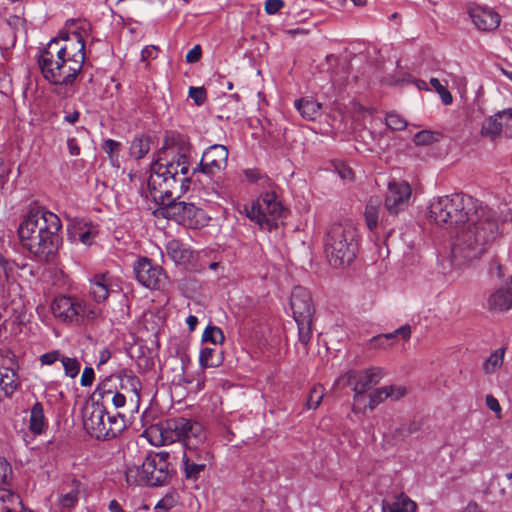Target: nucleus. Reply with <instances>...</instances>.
Returning a JSON list of instances; mask_svg holds the SVG:
<instances>
[{
  "instance_id": "f257e3e1",
  "label": "nucleus",
  "mask_w": 512,
  "mask_h": 512,
  "mask_svg": "<svg viewBox=\"0 0 512 512\" xmlns=\"http://www.w3.org/2000/svg\"><path fill=\"white\" fill-rule=\"evenodd\" d=\"M428 217L446 228L463 226L452 245V264L461 268L482 257L501 234L495 210L465 194L455 193L431 201Z\"/></svg>"
},
{
  "instance_id": "f03ea898",
  "label": "nucleus",
  "mask_w": 512,
  "mask_h": 512,
  "mask_svg": "<svg viewBox=\"0 0 512 512\" xmlns=\"http://www.w3.org/2000/svg\"><path fill=\"white\" fill-rule=\"evenodd\" d=\"M164 154L151 165L149 193L162 206L164 217L184 223L202 212L192 203L176 201L189 188V160L184 152L175 156L171 147Z\"/></svg>"
},
{
  "instance_id": "7ed1b4c3",
  "label": "nucleus",
  "mask_w": 512,
  "mask_h": 512,
  "mask_svg": "<svg viewBox=\"0 0 512 512\" xmlns=\"http://www.w3.org/2000/svg\"><path fill=\"white\" fill-rule=\"evenodd\" d=\"M89 25L80 23L67 32H60L39 50L37 63L43 78L50 84L73 86L85 62V41Z\"/></svg>"
},
{
  "instance_id": "20e7f679",
  "label": "nucleus",
  "mask_w": 512,
  "mask_h": 512,
  "mask_svg": "<svg viewBox=\"0 0 512 512\" xmlns=\"http://www.w3.org/2000/svg\"><path fill=\"white\" fill-rule=\"evenodd\" d=\"M60 218L44 207L30 206L17 228L21 246L40 262H50L61 245Z\"/></svg>"
},
{
  "instance_id": "39448f33",
  "label": "nucleus",
  "mask_w": 512,
  "mask_h": 512,
  "mask_svg": "<svg viewBox=\"0 0 512 512\" xmlns=\"http://www.w3.org/2000/svg\"><path fill=\"white\" fill-rule=\"evenodd\" d=\"M359 247V232L352 222L334 223L326 233L324 251L331 266L343 267L352 263Z\"/></svg>"
},
{
  "instance_id": "423d86ee",
  "label": "nucleus",
  "mask_w": 512,
  "mask_h": 512,
  "mask_svg": "<svg viewBox=\"0 0 512 512\" xmlns=\"http://www.w3.org/2000/svg\"><path fill=\"white\" fill-rule=\"evenodd\" d=\"M54 319L66 326H81L102 317V310L86 300L76 296L60 294L50 303Z\"/></svg>"
},
{
  "instance_id": "0eeeda50",
  "label": "nucleus",
  "mask_w": 512,
  "mask_h": 512,
  "mask_svg": "<svg viewBox=\"0 0 512 512\" xmlns=\"http://www.w3.org/2000/svg\"><path fill=\"white\" fill-rule=\"evenodd\" d=\"M290 308L297 323L299 341L306 346L313 335L312 324L315 313L310 291L302 286L294 287L290 297Z\"/></svg>"
},
{
  "instance_id": "6e6552de",
  "label": "nucleus",
  "mask_w": 512,
  "mask_h": 512,
  "mask_svg": "<svg viewBox=\"0 0 512 512\" xmlns=\"http://www.w3.org/2000/svg\"><path fill=\"white\" fill-rule=\"evenodd\" d=\"M246 216L261 229L271 231L277 226V221L284 214V207L277 199L274 191H268L260 195V197L244 207Z\"/></svg>"
},
{
  "instance_id": "1a4fd4ad",
  "label": "nucleus",
  "mask_w": 512,
  "mask_h": 512,
  "mask_svg": "<svg viewBox=\"0 0 512 512\" xmlns=\"http://www.w3.org/2000/svg\"><path fill=\"white\" fill-rule=\"evenodd\" d=\"M213 454L208 445L202 443L183 449L180 469L187 481L196 482L212 464Z\"/></svg>"
},
{
  "instance_id": "9d476101",
  "label": "nucleus",
  "mask_w": 512,
  "mask_h": 512,
  "mask_svg": "<svg viewBox=\"0 0 512 512\" xmlns=\"http://www.w3.org/2000/svg\"><path fill=\"white\" fill-rule=\"evenodd\" d=\"M133 270L137 281L148 289L164 290L168 285V276L163 268L147 257H139Z\"/></svg>"
},
{
  "instance_id": "9b49d317",
  "label": "nucleus",
  "mask_w": 512,
  "mask_h": 512,
  "mask_svg": "<svg viewBox=\"0 0 512 512\" xmlns=\"http://www.w3.org/2000/svg\"><path fill=\"white\" fill-rule=\"evenodd\" d=\"M169 457L166 451L151 452L145 457L144 472L148 477V486H163L169 482L172 476Z\"/></svg>"
},
{
  "instance_id": "f8f14e48",
  "label": "nucleus",
  "mask_w": 512,
  "mask_h": 512,
  "mask_svg": "<svg viewBox=\"0 0 512 512\" xmlns=\"http://www.w3.org/2000/svg\"><path fill=\"white\" fill-rule=\"evenodd\" d=\"M228 149L225 145L214 144L208 147L197 167L193 168V174L201 172L208 176H214L227 165Z\"/></svg>"
},
{
  "instance_id": "ddd939ff",
  "label": "nucleus",
  "mask_w": 512,
  "mask_h": 512,
  "mask_svg": "<svg viewBox=\"0 0 512 512\" xmlns=\"http://www.w3.org/2000/svg\"><path fill=\"white\" fill-rule=\"evenodd\" d=\"M384 376L385 370L381 367L351 370L346 374L347 383L354 391L355 398L364 395L372 386L378 384Z\"/></svg>"
},
{
  "instance_id": "4468645a",
  "label": "nucleus",
  "mask_w": 512,
  "mask_h": 512,
  "mask_svg": "<svg viewBox=\"0 0 512 512\" xmlns=\"http://www.w3.org/2000/svg\"><path fill=\"white\" fill-rule=\"evenodd\" d=\"M412 189L406 181H391L388 184L385 207L391 215L404 210L410 201Z\"/></svg>"
},
{
  "instance_id": "2eb2a0df",
  "label": "nucleus",
  "mask_w": 512,
  "mask_h": 512,
  "mask_svg": "<svg viewBox=\"0 0 512 512\" xmlns=\"http://www.w3.org/2000/svg\"><path fill=\"white\" fill-rule=\"evenodd\" d=\"M108 416L109 414L103 405L93 403L84 410V428L92 437L98 440H104Z\"/></svg>"
},
{
  "instance_id": "dca6fc26",
  "label": "nucleus",
  "mask_w": 512,
  "mask_h": 512,
  "mask_svg": "<svg viewBox=\"0 0 512 512\" xmlns=\"http://www.w3.org/2000/svg\"><path fill=\"white\" fill-rule=\"evenodd\" d=\"M121 291V281L110 273H99L90 279L89 294L96 303L105 302L111 294Z\"/></svg>"
},
{
  "instance_id": "f3484780",
  "label": "nucleus",
  "mask_w": 512,
  "mask_h": 512,
  "mask_svg": "<svg viewBox=\"0 0 512 512\" xmlns=\"http://www.w3.org/2000/svg\"><path fill=\"white\" fill-rule=\"evenodd\" d=\"M20 387V378L13 368L12 359L0 353V402L2 394L11 397Z\"/></svg>"
},
{
  "instance_id": "a211bd4d",
  "label": "nucleus",
  "mask_w": 512,
  "mask_h": 512,
  "mask_svg": "<svg viewBox=\"0 0 512 512\" xmlns=\"http://www.w3.org/2000/svg\"><path fill=\"white\" fill-rule=\"evenodd\" d=\"M185 424L186 418L183 417L171 418L158 424L154 429L159 432L161 438L160 445H170L177 441L181 442Z\"/></svg>"
},
{
  "instance_id": "6ab92c4d",
  "label": "nucleus",
  "mask_w": 512,
  "mask_h": 512,
  "mask_svg": "<svg viewBox=\"0 0 512 512\" xmlns=\"http://www.w3.org/2000/svg\"><path fill=\"white\" fill-rule=\"evenodd\" d=\"M469 15L474 25L482 31H493L500 24V15L489 8L470 7Z\"/></svg>"
},
{
  "instance_id": "aec40b11",
  "label": "nucleus",
  "mask_w": 512,
  "mask_h": 512,
  "mask_svg": "<svg viewBox=\"0 0 512 512\" xmlns=\"http://www.w3.org/2000/svg\"><path fill=\"white\" fill-rule=\"evenodd\" d=\"M82 483L72 478L65 483L58 492L57 506L64 512L75 508L79 501Z\"/></svg>"
},
{
  "instance_id": "412c9836",
  "label": "nucleus",
  "mask_w": 512,
  "mask_h": 512,
  "mask_svg": "<svg viewBox=\"0 0 512 512\" xmlns=\"http://www.w3.org/2000/svg\"><path fill=\"white\" fill-rule=\"evenodd\" d=\"M402 337L405 341L411 337V327L403 325L391 333L379 334L372 337L368 342L369 349H387L393 345V340L397 337Z\"/></svg>"
},
{
  "instance_id": "4be33fe9",
  "label": "nucleus",
  "mask_w": 512,
  "mask_h": 512,
  "mask_svg": "<svg viewBox=\"0 0 512 512\" xmlns=\"http://www.w3.org/2000/svg\"><path fill=\"white\" fill-rule=\"evenodd\" d=\"M184 426L183 437H181L183 449L206 443V434L203 426L199 422L186 418V424Z\"/></svg>"
},
{
  "instance_id": "5701e85b",
  "label": "nucleus",
  "mask_w": 512,
  "mask_h": 512,
  "mask_svg": "<svg viewBox=\"0 0 512 512\" xmlns=\"http://www.w3.org/2000/svg\"><path fill=\"white\" fill-rule=\"evenodd\" d=\"M166 252L171 260L179 265L185 266L189 264L194 258V253L190 247L176 239H172L167 242Z\"/></svg>"
},
{
  "instance_id": "b1692460",
  "label": "nucleus",
  "mask_w": 512,
  "mask_h": 512,
  "mask_svg": "<svg viewBox=\"0 0 512 512\" xmlns=\"http://www.w3.org/2000/svg\"><path fill=\"white\" fill-rule=\"evenodd\" d=\"M417 507V503L404 492L397 494L393 503L385 499L381 502L382 512H416Z\"/></svg>"
},
{
  "instance_id": "393cba45",
  "label": "nucleus",
  "mask_w": 512,
  "mask_h": 512,
  "mask_svg": "<svg viewBox=\"0 0 512 512\" xmlns=\"http://www.w3.org/2000/svg\"><path fill=\"white\" fill-rule=\"evenodd\" d=\"M144 469V461L141 465L127 464L124 470L126 484L129 487L148 486V477Z\"/></svg>"
},
{
  "instance_id": "a878e982",
  "label": "nucleus",
  "mask_w": 512,
  "mask_h": 512,
  "mask_svg": "<svg viewBox=\"0 0 512 512\" xmlns=\"http://www.w3.org/2000/svg\"><path fill=\"white\" fill-rule=\"evenodd\" d=\"M48 427V421L44 415L41 402H36L30 410L29 430L34 435H41Z\"/></svg>"
},
{
  "instance_id": "bb28decb",
  "label": "nucleus",
  "mask_w": 512,
  "mask_h": 512,
  "mask_svg": "<svg viewBox=\"0 0 512 512\" xmlns=\"http://www.w3.org/2000/svg\"><path fill=\"white\" fill-rule=\"evenodd\" d=\"M117 376L118 386L120 387L121 391L123 393L133 395L139 399L141 390L140 379L131 371H123Z\"/></svg>"
},
{
  "instance_id": "cd10ccee",
  "label": "nucleus",
  "mask_w": 512,
  "mask_h": 512,
  "mask_svg": "<svg viewBox=\"0 0 512 512\" xmlns=\"http://www.w3.org/2000/svg\"><path fill=\"white\" fill-rule=\"evenodd\" d=\"M488 305L491 310L495 311H507L512 308V297L506 287L499 288L491 294Z\"/></svg>"
},
{
  "instance_id": "c85d7f7f",
  "label": "nucleus",
  "mask_w": 512,
  "mask_h": 512,
  "mask_svg": "<svg viewBox=\"0 0 512 512\" xmlns=\"http://www.w3.org/2000/svg\"><path fill=\"white\" fill-rule=\"evenodd\" d=\"M381 203L382 201L379 197H371L366 204L364 217L370 231H374L378 226Z\"/></svg>"
},
{
  "instance_id": "c756f323",
  "label": "nucleus",
  "mask_w": 512,
  "mask_h": 512,
  "mask_svg": "<svg viewBox=\"0 0 512 512\" xmlns=\"http://www.w3.org/2000/svg\"><path fill=\"white\" fill-rule=\"evenodd\" d=\"M20 498L7 487H0V512H19Z\"/></svg>"
},
{
  "instance_id": "7c9ffc66",
  "label": "nucleus",
  "mask_w": 512,
  "mask_h": 512,
  "mask_svg": "<svg viewBox=\"0 0 512 512\" xmlns=\"http://www.w3.org/2000/svg\"><path fill=\"white\" fill-rule=\"evenodd\" d=\"M295 107L303 118L314 120L320 113L321 104L313 99L306 98L296 100Z\"/></svg>"
},
{
  "instance_id": "2f4dec72",
  "label": "nucleus",
  "mask_w": 512,
  "mask_h": 512,
  "mask_svg": "<svg viewBox=\"0 0 512 512\" xmlns=\"http://www.w3.org/2000/svg\"><path fill=\"white\" fill-rule=\"evenodd\" d=\"M222 361V353L215 348L204 347L201 349L199 363L203 369L218 367L222 364Z\"/></svg>"
},
{
  "instance_id": "473e14b6",
  "label": "nucleus",
  "mask_w": 512,
  "mask_h": 512,
  "mask_svg": "<svg viewBox=\"0 0 512 512\" xmlns=\"http://www.w3.org/2000/svg\"><path fill=\"white\" fill-rule=\"evenodd\" d=\"M503 128L502 120L498 116V113H496L484 121L481 127V134L494 140L501 135Z\"/></svg>"
},
{
  "instance_id": "72a5a7b5",
  "label": "nucleus",
  "mask_w": 512,
  "mask_h": 512,
  "mask_svg": "<svg viewBox=\"0 0 512 512\" xmlns=\"http://www.w3.org/2000/svg\"><path fill=\"white\" fill-rule=\"evenodd\" d=\"M118 390V376H110L98 384L94 394L98 396L102 402L110 397Z\"/></svg>"
},
{
  "instance_id": "f704fd0d",
  "label": "nucleus",
  "mask_w": 512,
  "mask_h": 512,
  "mask_svg": "<svg viewBox=\"0 0 512 512\" xmlns=\"http://www.w3.org/2000/svg\"><path fill=\"white\" fill-rule=\"evenodd\" d=\"M505 356V348L501 347L495 350L491 355L486 359L483 363V371L485 374H492L497 369H499L503 362Z\"/></svg>"
},
{
  "instance_id": "c9c22d12",
  "label": "nucleus",
  "mask_w": 512,
  "mask_h": 512,
  "mask_svg": "<svg viewBox=\"0 0 512 512\" xmlns=\"http://www.w3.org/2000/svg\"><path fill=\"white\" fill-rule=\"evenodd\" d=\"M75 233L78 235V239L84 245H91L98 234L97 226L92 223H84L79 225L75 229Z\"/></svg>"
},
{
  "instance_id": "e433bc0d",
  "label": "nucleus",
  "mask_w": 512,
  "mask_h": 512,
  "mask_svg": "<svg viewBox=\"0 0 512 512\" xmlns=\"http://www.w3.org/2000/svg\"><path fill=\"white\" fill-rule=\"evenodd\" d=\"M124 426V418L121 417L120 414L109 415L104 440L115 438L118 434L121 433V431L124 429Z\"/></svg>"
},
{
  "instance_id": "4c0bfd02",
  "label": "nucleus",
  "mask_w": 512,
  "mask_h": 512,
  "mask_svg": "<svg viewBox=\"0 0 512 512\" xmlns=\"http://www.w3.org/2000/svg\"><path fill=\"white\" fill-rule=\"evenodd\" d=\"M149 150V141L145 137H136L130 145V155L135 159L143 158Z\"/></svg>"
},
{
  "instance_id": "58836bf2",
  "label": "nucleus",
  "mask_w": 512,
  "mask_h": 512,
  "mask_svg": "<svg viewBox=\"0 0 512 512\" xmlns=\"http://www.w3.org/2000/svg\"><path fill=\"white\" fill-rule=\"evenodd\" d=\"M60 361L63 365L64 373L67 377L76 378L78 376L81 369V364L77 358L62 355Z\"/></svg>"
},
{
  "instance_id": "ea45409f",
  "label": "nucleus",
  "mask_w": 512,
  "mask_h": 512,
  "mask_svg": "<svg viewBox=\"0 0 512 512\" xmlns=\"http://www.w3.org/2000/svg\"><path fill=\"white\" fill-rule=\"evenodd\" d=\"M244 176L248 182L260 183L263 187H270L272 184L270 178L266 174L255 168L245 169Z\"/></svg>"
},
{
  "instance_id": "a19ab883",
  "label": "nucleus",
  "mask_w": 512,
  "mask_h": 512,
  "mask_svg": "<svg viewBox=\"0 0 512 512\" xmlns=\"http://www.w3.org/2000/svg\"><path fill=\"white\" fill-rule=\"evenodd\" d=\"M202 340L217 345L222 344L225 337L221 328L217 326H207L202 334Z\"/></svg>"
},
{
  "instance_id": "79ce46f5",
  "label": "nucleus",
  "mask_w": 512,
  "mask_h": 512,
  "mask_svg": "<svg viewBox=\"0 0 512 512\" xmlns=\"http://www.w3.org/2000/svg\"><path fill=\"white\" fill-rule=\"evenodd\" d=\"M324 394H325V389L321 384L314 385L311 388L308 398H307V402H306L307 408L308 409H316L320 405V403L324 397Z\"/></svg>"
},
{
  "instance_id": "37998d69",
  "label": "nucleus",
  "mask_w": 512,
  "mask_h": 512,
  "mask_svg": "<svg viewBox=\"0 0 512 512\" xmlns=\"http://www.w3.org/2000/svg\"><path fill=\"white\" fill-rule=\"evenodd\" d=\"M385 120L386 126L393 131L404 130L408 125L407 121L395 112L388 113Z\"/></svg>"
},
{
  "instance_id": "c03bdc74",
  "label": "nucleus",
  "mask_w": 512,
  "mask_h": 512,
  "mask_svg": "<svg viewBox=\"0 0 512 512\" xmlns=\"http://www.w3.org/2000/svg\"><path fill=\"white\" fill-rule=\"evenodd\" d=\"M387 389L386 386L377 388L373 390L369 394V402H368V408L370 410H374L378 405L383 403L386 399H388L387 396Z\"/></svg>"
},
{
  "instance_id": "a18cd8bd",
  "label": "nucleus",
  "mask_w": 512,
  "mask_h": 512,
  "mask_svg": "<svg viewBox=\"0 0 512 512\" xmlns=\"http://www.w3.org/2000/svg\"><path fill=\"white\" fill-rule=\"evenodd\" d=\"M12 479V467L10 463L0 458V487H8Z\"/></svg>"
},
{
  "instance_id": "49530a36",
  "label": "nucleus",
  "mask_w": 512,
  "mask_h": 512,
  "mask_svg": "<svg viewBox=\"0 0 512 512\" xmlns=\"http://www.w3.org/2000/svg\"><path fill=\"white\" fill-rule=\"evenodd\" d=\"M120 147L121 143L113 139L105 140L102 145L103 150L105 151V153L108 154L111 160H113L114 158L117 159Z\"/></svg>"
},
{
  "instance_id": "de8ad7c7",
  "label": "nucleus",
  "mask_w": 512,
  "mask_h": 512,
  "mask_svg": "<svg viewBox=\"0 0 512 512\" xmlns=\"http://www.w3.org/2000/svg\"><path fill=\"white\" fill-rule=\"evenodd\" d=\"M189 97L193 99L196 105L201 106L207 99L206 90L203 87L191 86L189 88Z\"/></svg>"
},
{
  "instance_id": "09e8293b",
  "label": "nucleus",
  "mask_w": 512,
  "mask_h": 512,
  "mask_svg": "<svg viewBox=\"0 0 512 512\" xmlns=\"http://www.w3.org/2000/svg\"><path fill=\"white\" fill-rule=\"evenodd\" d=\"M388 399L399 400L404 397L407 390L402 385H388L386 386Z\"/></svg>"
},
{
  "instance_id": "8fccbe9b",
  "label": "nucleus",
  "mask_w": 512,
  "mask_h": 512,
  "mask_svg": "<svg viewBox=\"0 0 512 512\" xmlns=\"http://www.w3.org/2000/svg\"><path fill=\"white\" fill-rule=\"evenodd\" d=\"M62 357V353L59 350H53L47 353L42 354L39 357V361L41 365L50 366L53 365L56 361L60 360Z\"/></svg>"
},
{
  "instance_id": "3c124183",
  "label": "nucleus",
  "mask_w": 512,
  "mask_h": 512,
  "mask_svg": "<svg viewBox=\"0 0 512 512\" xmlns=\"http://www.w3.org/2000/svg\"><path fill=\"white\" fill-rule=\"evenodd\" d=\"M176 505V499L173 495H166L155 505L156 510L168 511Z\"/></svg>"
},
{
  "instance_id": "603ef678",
  "label": "nucleus",
  "mask_w": 512,
  "mask_h": 512,
  "mask_svg": "<svg viewBox=\"0 0 512 512\" xmlns=\"http://www.w3.org/2000/svg\"><path fill=\"white\" fill-rule=\"evenodd\" d=\"M283 0H266L264 10L268 15L278 13L284 7Z\"/></svg>"
},
{
  "instance_id": "864d4df0",
  "label": "nucleus",
  "mask_w": 512,
  "mask_h": 512,
  "mask_svg": "<svg viewBox=\"0 0 512 512\" xmlns=\"http://www.w3.org/2000/svg\"><path fill=\"white\" fill-rule=\"evenodd\" d=\"M434 135L430 131H420L414 136L416 145H429L433 142Z\"/></svg>"
},
{
  "instance_id": "5fc2aeb1",
  "label": "nucleus",
  "mask_w": 512,
  "mask_h": 512,
  "mask_svg": "<svg viewBox=\"0 0 512 512\" xmlns=\"http://www.w3.org/2000/svg\"><path fill=\"white\" fill-rule=\"evenodd\" d=\"M105 402H111L115 408H122L126 404V395L125 393L117 390L110 397L105 399Z\"/></svg>"
},
{
  "instance_id": "6e6d98bb",
  "label": "nucleus",
  "mask_w": 512,
  "mask_h": 512,
  "mask_svg": "<svg viewBox=\"0 0 512 512\" xmlns=\"http://www.w3.org/2000/svg\"><path fill=\"white\" fill-rule=\"evenodd\" d=\"M485 403L487 407L496 413V417L501 419L502 417V408L500 406L499 401L493 395H487L485 398Z\"/></svg>"
},
{
  "instance_id": "4d7b16f0",
  "label": "nucleus",
  "mask_w": 512,
  "mask_h": 512,
  "mask_svg": "<svg viewBox=\"0 0 512 512\" xmlns=\"http://www.w3.org/2000/svg\"><path fill=\"white\" fill-rule=\"evenodd\" d=\"M159 48L155 45H147L141 51V60L148 62L157 57Z\"/></svg>"
},
{
  "instance_id": "13d9d810",
  "label": "nucleus",
  "mask_w": 512,
  "mask_h": 512,
  "mask_svg": "<svg viewBox=\"0 0 512 512\" xmlns=\"http://www.w3.org/2000/svg\"><path fill=\"white\" fill-rule=\"evenodd\" d=\"M94 377H95V373H94L93 368L85 367L82 372V375H81L80 384L83 387L91 386L94 381Z\"/></svg>"
},
{
  "instance_id": "bf43d9fd",
  "label": "nucleus",
  "mask_w": 512,
  "mask_h": 512,
  "mask_svg": "<svg viewBox=\"0 0 512 512\" xmlns=\"http://www.w3.org/2000/svg\"><path fill=\"white\" fill-rule=\"evenodd\" d=\"M202 50L200 45H195L186 54V61L188 63H195L201 58Z\"/></svg>"
},
{
  "instance_id": "052dcab7",
  "label": "nucleus",
  "mask_w": 512,
  "mask_h": 512,
  "mask_svg": "<svg viewBox=\"0 0 512 512\" xmlns=\"http://www.w3.org/2000/svg\"><path fill=\"white\" fill-rule=\"evenodd\" d=\"M498 116L502 120L504 127L512 128V108L498 112Z\"/></svg>"
},
{
  "instance_id": "680f3d73",
  "label": "nucleus",
  "mask_w": 512,
  "mask_h": 512,
  "mask_svg": "<svg viewBox=\"0 0 512 512\" xmlns=\"http://www.w3.org/2000/svg\"><path fill=\"white\" fill-rule=\"evenodd\" d=\"M67 147L70 155L78 156L80 154V146L78 145L77 139L74 137L68 138Z\"/></svg>"
},
{
  "instance_id": "e2e57ef3",
  "label": "nucleus",
  "mask_w": 512,
  "mask_h": 512,
  "mask_svg": "<svg viewBox=\"0 0 512 512\" xmlns=\"http://www.w3.org/2000/svg\"><path fill=\"white\" fill-rule=\"evenodd\" d=\"M337 172L343 180H351L353 178L352 169L344 164L337 167Z\"/></svg>"
},
{
  "instance_id": "0e129e2a",
  "label": "nucleus",
  "mask_w": 512,
  "mask_h": 512,
  "mask_svg": "<svg viewBox=\"0 0 512 512\" xmlns=\"http://www.w3.org/2000/svg\"><path fill=\"white\" fill-rule=\"evenodd\" d=\"M79 117H80V112L77 110H73L71 112H66V114L64 116V121L69 124H75L79 120Z\"/></svg>"
},
{
  "instance_id": "69168bd1",
  "label": "nucleus",
  "mask_w": 512,
  "mask_h": 512,
  "mask_svg": "<svg viewBox=\"0 0 512 512\" xmlns=\"http://www.w3.org/2000/svg\"><path fill=\"white\" fill-rule=\"evenodd\" d=\"M439 95L441 97V100L442 102L445 104V105H449L452 103L453 101V98H452V95L451 93L446 89L444 88L443 90H441L439 92Z\"/></svg>"
},
{
  "instance_id": "338daca9",
  "label": "nucleus",
  "mask_w": 512,
  "mask_h": 512,
  "mask_svg": "<svg viewBox=\"0 0 512 512\" xmlns=\"http://www.w3.org/2000/svg\"><path fill=\"white\" fill-rule=\"evenodd\" d=\"M111 358V352L108 349H103L99 354V365L106 364Z\"/></svg>"
},
{
  "instance_id": "774afa93",
  "label": "nucleus",
  "mask_w": 512,
  "mask_h": 512,
  "mask_svg": "<svg viewBox=\"0 0 512 512\" xmlns=\"http://www.w3.org/2000/svg\"><path fill=\"white\" fill-rule=\"evenodd\" d=\"M186 324L189 328V331H194L196 329V326L198 324V318L194 315H189L187 318H186Z\"/></svg>"
}]
</instances>
